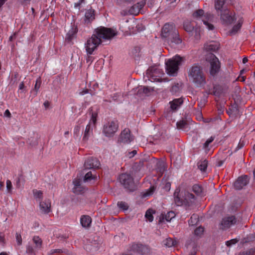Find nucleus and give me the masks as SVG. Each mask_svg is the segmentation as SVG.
I'll return each mask as SVG.
<instances>
[{
  "instance_id": "1",
  "label": "nucleus",
  "mask_w": 255,
  "mask_h": 255,
  "mask_svg": "<svg viewBox=\"0 0 255 255\" xmlns=\"http://www.w3.org/2000/svg\"><path fill=\"white\" fill-rule=\"evenodd\" d=\"M118 33L116 29L100 27L96 29L92 36L85 43L87 55L94 54L103 40H111Z\"/></svg>"
},
{
  "instance_id": "2",
  "label": "nucleus",
  "mask_w": 255,
  "mask_h": 255,
  "mask_svg": "<svg viewBox=\"0 0 255 255\" xmlns=\"http://www.w3.org/2000/svg\"><path fill=\"white\" fill-rule=\"evenodd\" d=\"M189 80L198 87H202L206 84V76L203 68L199 64H195L188 70Z\"/></svg>"
},
{
  "instance_id": "3",
  "label": "nucleus",
  "mask_w": 255,
  "mask_h": 255,
  "mask_svg": "<svg viewBox=\"0 0 255 255\" xmlns=\"http://www.w3.org/2000/svg\"><path fill=\"white\" fill-rule=\"evenodd\" d=\"M174 198L176 204L181 206L183 204L189 205L195 200L194 196L187 191H182L176 189L174 193Z\"/></svg>"
},
{
  "instance_id": "4",
  "label": "nucleus",
  "mask_w": 255,
  "mask_h": 255,
  "mask_svg": "<svg viewBox=\"0 0 255 255\" xmlns=\"http://www.w3.org/2000/svg\"><path fill=\"white\" fill-rule=\"evenodd\" d=\"M182 58L176 55L172 58L165 61L166 71L170 76H174L177 75L179 67L181 64Z\"/></svg>"
},
{
  "instance_id": "5",
  "label": "nucleus",
  "mask_w": 255,
  "mask_h": 255,
  "mask_svg": "<svg viewBox=\"0 0 255 255\" xmlns=\"http://www.w3.org/2000/svg\"><path fill=\"white\" fill-rule=\"evenodd\" d=\"M164 75L163 70L159 66L154 65L149 68L144 77V80L151 82H160L161 81L162 76Z\"/></svg>"
},
{
  "instance_id": "6",
  "label": "nucleus",
  "mask_w": 255,
  "mask_h": 255,
  "mask_svg": "<svg viewBox=\"0 0 255 255\" xmlns=\"http://www.w3.org/2000/svg\"><path fill=\"white\" fill-rule=\"evenodd\" d=\"M206 61L209 63V71L211 75H216L220 70L221 63L219 59L213 54L209 53L206 55Z\"/></svg>"
},
{
  "instance_id": "7",
  "label": "nucleus",
  "mask_w": 255,
  "mask_h": 255,
  "mask_svg": "<svg viewBox=\"0 0 255 255\" xmlns=\"http://www.w3.org/2000/svg\"><path fill=\"white\" fill-rule=\"evenodd\" d=\"M193 15L195 18L201 20L208 30H212L214 29V25L210 23L213 18V15L209 13L204 14L202 9H199L196 11Z\"/></svg>"
},
{
  "instance_id": "8",
  "label": "nucleus",
  "mask_w": 255,
  "mask_h": 255,
  "mask_svg": "<svg viewBox=\"0 0 255 255\" xmlns=\"http://www.w3.org/2000/svg\"><path fill=\"white\" fill-rule=\"evenodd\" d=\"M119 128L118 122L111 121L104 125L103 132L107 137H111L117 131Z\"/></svg>"
},
{
  "instance_id": "9",
  "label": "nucleus",
  "mask_w": 255,
  "mask_h": 255,
  "mask_svg": "<svg viewBox=\"0 0 255 255\" xmlns=\"http://www.w3.org/2000/svg\"><path fill=\"white\" fill-rule=\"evenodd\" d=\"M98 114L96 112H92L91 114V119L89 124L87 125L83 137L84 140H87L90 135L92 134L93 129L95 127L97 121Z\"/></svg>"
},
{
  "instance_id": "10",
  "label": "nucleus",
  "mask_w": 255,
  "mask_h": 255,
  "mask_svg": "<svg viewBox=\"0 0 255 255\" xmlns=\"http://www.w3.org/2000/svg\"><path fill=\"white\" fill-rule=\"evenodd\" d=\"M177 31L173 23H166L162 29L161 36L166 41Z\"/></svg>"
},
{
  "instance_id": "11",
  "label": "nucleus",
  "mask_w": 255,
  "mask_h": 255,
  "mask_svg": "<svg viewBox=\"0 0 255 255\" xmlns=\"http://www.w3.org/2000/svg\"><path fill=\"white\" fill-rule=\"evenodd\" d=\"M220 15L221 22L225 26L230 25L235 20L234 14L228 9L222 10Z\"/></svg>"
},
{
  "instance_id": "12",
  "label": "nucleus",
  "mask_w": 255,
  "mask_h": 255,
  "mask_svg": "<svg viewBox=\"0 0 255 255\" xmlns=\"http://www.w3.org/2000/svg\"><path fill=\"white\" fill-rule=\"evenodd\" d=\"M119 180L125 188L132 191L134 189V183L132 177L128 174H122L119 176Z\"/></svg>"
},
{
  "instance_id": "13",
  "label": "nucleus",
  "mask_w": 255,
  "mask_h": 255,
  "mask_svg": "<svg viewBox=\"0 0 255 255\" xmlns=\"http://www.w3.org/2000/svg\"><path fill=\"white\" fill-rule=\"evenodd\" d=\"M133 140V136L131 135L129 129L125 128L123 130L120 136L119 140L124 143H129Z\"/></svg>"
},
{
  "instance_id": "14",
  "label": "nucleus",
  "mask_w": 255,
  "mask_h": 255,
  "mask_svg": "<svg viewBox=\"0 0 255 255\" xmlns=\"http://www.w3.org/2000/svg\"><path fill=\"white\" fill-rule=\"evenodd\" d=\"M184 29L189 33H195V37L196 39L199 38L200 29L198 28H194L193 24L189 21H186L183 24Z\"/></svg>"
},
{
  "instance_id": "15",
  "label": "nucleus",
  "mask_w": 255,
  "mask_h": 255,
  "mask_svg": "<svg viewBox=\"0 0 255 255\" xmlns=\"http://www.w3.org/2000/svg\"><path fill=\"white\" fill-rule=\"evenodd\" d=\"M100 165L99 161L93 157L87 158L84 163V167L86 169H92L99 168Z\"/></svg>"
},
{
  "instance_id": "16",
  "label": "nucleus",
  "mask_w": 255,
  "mask_h": 255,
  "mask_svg": "<svg viewBox=\"0 0 255 255\" xmlns=\"http://www.w3.org/2000/svg\"><path fill=\"white\" fill-rule=\"evenodd\" d=\"M40 211L44 214H48L50 212L51 202L49 199H45L39 202Z\"/></svg>"
},
{
  "instance_id": "17",
  "label": "nucleus",
  "mask_w": 255,
  "mask_h": 255,
  "mask_svg": "<svg viewBox=\"0 0 255 255\" xmlns=\"http://www.w3.org/2000/svg\"><path fill=\"white\" fill-rule=\"evenodd\" d=\"M249 177L247 175L241 176L238 178L234 183V187L237 190L242 189L249 183Z\"/></svg>"
},
{
  "instance_id": "18",
  "label": "nucleus",
  "mask_w": 255,
  "mask_h": 255,
  "mask_svg": "<svg viewBox=\"0 0 255 255\" xmlns=\"http://www.w3.org/2000/svg\"><path fill=\"white\" fill-rule=\"evenodd\" d=\"M145 2L141 0L138 2L136 4L133 5L129 8V14L133 15H137L139 13L141 8L145 5Z\"/></svg>"
},
{
  "instance_id": "19",
  "label": "nucleus",
  "mask_w": 255,
  "mask_h": 255,
  "mask_svg": "<svg viewBox=\"0 0 255 255\" xmlns=\"http://www.w3.org/2000/svg\"><path fill=\"white\" fill-rule=\"evenodd\" d=\"M166 41L172 46L180 44L182 43V40L179 36L178 31Z\"/></svg>"
},
{
  "instance_id": "20",
  "label": "nucleus",
  "mask_w": 255,
  "mask_h": 255,
  "mask_svg": "<svg viewBox=\"0 0 255 255\" xmlns=\"http://www.w3.org/2000/svg\"><path fill=\"white\" fill-rule=\"evenodd\" d=\"M236 222V219L234 216L225 217L223 219L221 222L222 228H227Z\"/></svg>"
},
{
  "instance_id": "21",
  "label": "nucleus",
  "mask_w": 255,
  "mask_h": 255,
  "mask_svg": "<svg viewBox=\"0 0 255 255\" xmlns=\"http://www.w3.org/2000/svg\"><path fill=\"white\" fill-rule=\"evenodd\" d=\"M175 217V213L173 211L168 212L166 214H161L159 217V222H170Z\"/></svg>"
},
{
  "instance_id": "22",
  "label": "nucleus",
  "mask_w": 255,
  "mask_h": 255,
  "mask_svg": "<svg viewBox=\"0 0 255 255\" xmlns=\"http://www.w3.org/2000/svg\"><path fill=\"white\" fill-rule=\"evenodd\" d=\"M133 248L137 252L142 255H147L149 253V249L145 245H136L133 247Z\"/></svg>"
},
{
  "instance_id": "23",
  "label": "nucleus",
  "mask_w": 255,
  "mask_h": 255,
  "mask_svg": "<svg viewBox=\"0 0 255 255\" xmlns=\"http://www.w3.org/2000/svg\"><path fill=\"white\" fill-rule=\"evenodd\" d=\"M183 101L181 98L175 99L169 102L170 109L173 111L177 110L183 104Z\"/></svg>"
},
{
  "instance_id": "24",
  "label": "nucleus",
  "mask_w": 255,
  "mask_h": 255,
  "mask_svg": "<svg viewBox=\"0 0 255 255\" xmlns=\"http://www.w3.org/2000/svg\"><path fill=\"white\" fill-rule=\"evenodd\" d=\"M98 176L92 173V171H89L86 174L84 177V181L86 182L93 183L97 180Z\"/></svg>"
},
{
  "instance_id": "25",
  "label": "nucleus",
  "mask_w": 255,
  "mask_h": 255,
  "mask_svg": "<svg viewBox=\"0 0 255 255\" xmlns=\"http://www.w3.org/2000/svg\"><path fill=\"white\" fill-rule=\"evenodd\" d=\"M92 220L90 216L87 215H83L80 219V223L84 228H87L90 226Z\"/></svg>"
},
{
  "instance_id": "26",
  "label": "nucleus",
  "mask_w": 255,
  "mask_h": 255,
  "mask_svg": "<svg viewBox=\"0 0 255 255\" xmlns=\"http://www.w3.org/2000/svg\"><path fill=\"white\" fill-rule=\"evenodd\" d=\"M95 18V10L93 9H89L86 11L85 18L87 22H90Z\"/></svg>"
},
{
  "instance_id": "27",
  "label": "nucleus",
  "mask_w": 255,
  "mask_h": 255,
  "mask_svg": "<svg viewBox=\"0 0 255 255\" xmlns=\"http://www.w3.org/2000/svg\"><path fill=\"white\" fill-rule=\"evenodd\" d=\"M243 22L242 18L238 19L237 22L234 25L232 29L230 31L231 35L236 34L241 28Z\"/></svg>"
},
{
  "instance_id": "28",
  "label": "nucleus",
  "mask_w": 255,
  "mask_h": 255,
  "mask_svg": "<svg viewBox=\"0 0 255 255\" xmlns=\"http://www.w3.org/2000/svg\"><path fill=\"white\" fill-rule=\"evenodd\" d=\"M77 32V27L75 26H72L67 33L66 39L68 41L71 40L74 37Z\"/></svg>"
},
{
  "instance_id": "29",
  "label": "nucleus",
  "mask_w": 255,
  "mask_h": 255,
  "mask_svg": "<svg viewBox=\"0 0 255 255\" xmlns=\"http://www.w3.org/2000/svg\"><path fill=\"white\" fill-rule=\"evenodd\" d=\"M40 85L41 80L40 78H38L36 81V83L35 84L34 89L31 91V93L33 95V97H35L37 95L38 91L40 87Z\"/></svg>"
},
{
  "instance_id": "30",
  "label": "nucleus",
  "mask_w": 255,
  "mask_h": 255,
  "mask_svg": "<svg viewBox=\"0 0 255 255\" xmlns=\"http://www.w3.org/2000/svg\"><path fill=\"white\" fill-rule=\"evenodd\" d=\"M33 242L35 245V249L39 250L41 248L42 241L38 236L33 237Z\"/></svg>"
},
{
  "instance_id": "31",
  "label": "nucleus",
  "mask_w": 255,
  "mask_h": 255,
  "mask_svg": "<svg viewBox=\"0 0 255 255\" xmlns=\"http://www.w3.org/2000/svg\"><path fill=\"white\" fill-rule=\"evenodd\" d=\"M225 0H216L215 3V7L217 11L220 10L221 12L222 10L224 9L223 8V5L225 3Z\"/></svg>"
},
{
  "instance_id": "32",
  "label": "nucleus",
  "mask_w": 255,
  "mask_h": 255,
  "mask_svg": "<svg viewBox=\"0 0 255 255\" xmlns=\"http://www.w3.org/2000/svg\"><path fill=\"white\" fill-rule=\"evenodd\" d=\"M207 165L208 161L206 160L200 161L198 163V168L202 172L206 171Z\"/></svg>"
},
{
  "instance_id": "33",
  "label": "nucleus",
  "mask_w": 255,
  "mask_h": 255,
  "mask_svg": "<svg viewBox=\"0 0 255 255\" xmlns=\"http://www.w3.org/2000/svg\"><path fill=\"white\" fill-rule=\"evenodd\" d=\"M80 180L79 179H75L73 181L74 187L73 188V191L74 193H78L80 190H78V188H81L80 184Z\"/></svg>"
},
{
  "instance_id": "34",
  "label": "nucleus",
  "mask_w": 255,
  "mask_h": 255,
  "mask_svg": "<svg viewBox=\"0 0 255 255\" xmlns=\"http://www.w3.org/2000/svg\"><path fill=\"white\" fill-rule=\"evenodd\" d=\"M33 194L36 201L38 203L44 200L42 198V193L41 191L37 190H34Z\"/></svg>"
},
{
  "instance_id": "35",
  "label": "nucleus",
  "mask_w": 255,
  "mask_h": 255,
  "mask_svg": "<svg viewBox=\"0 0 255 255\" xmlns=\"http://www.w3.org/2000/svg\"><path fill=\"white\" fill-rule=\"evenodd\" d=\"M176 244V241H174L171 238H169L166 239L164 241V245L166 246L167 247H171L172 246H175Z\"/></svg>"
},
{
  "instance_id": "36",
  "label": "nucleus",
  "mask_w": 255,
  "mask_h": 255,
  "mask_svg": "<svg viewBox=\"0 0 255 255\" xmlns=\"http://www.w3.org/2000/svg\"><path fill=\"white\" fill-rule=\"evenodd\" d=\"M156 166L157 172H159L160 174H162L164 171V163L159 161L156 163Z\"/></svg>"
},
{
  "instance_id": "37",
  "label": "nucleus",
  "mask_w": 255,
  "mask_h": 255,
  "mask_svg": "<svg viewBox=\"0 0 255 255\" xmlns=\"http://www.w3.org/2000/svg\"><path fill=\"white\" fill-rule=\"evenodd\" d=\"M153 211L152 209H148L145 213V217L150 222L153 220Z\"/></svg>"
},
{
  "instance_id": "38",
  "label": "nucleus",
  "mask_w": 255,
  "mask_h": 255,
  "mask_svg": "<svg viewBox=\"0 0 255 255\" xmlns=\"http://www.w3.org/2000/svg\"><path fill=\"white\" fill-rule=\"evenodd\" d=\"M205 48L208 50L215 51L219 49V45L217 44H210L209 45H206Z\"/></svg>"
},
{
  "instance_id": "39",
  "label": "nucleus",
  "mask_w": 255,
  "mask_h": 255,
  "mask_svg": "<svg viewBox=\"0 0 255 255\" xmlns=\"http://www.w3.org/2000/svg\"><path fill=\"white\" fill-rule=\"evenodd\" d=\"M176 126L177 128L184 130L187 128V124L184 121H180L177 122Z\"/></svg>"
},
{
  "instance_id": "40",
  "label": "nucleus",
  "mask_w": 255,
  "mask_h": 255,
  "mask_svg": "<svg viewBox=\"0 0 255 255\" xmlns=\"http://www.w3.org/2000/svg\"><path fill=\"white\" fill-rule=\"evenodd\" d=\"M155 190V188L153 186L150 187L149 189H148L143 194V197H146L152 195Z\"/></svg>"
},
{
  "instance_id": "41",
  "label": "nucleus",
  "mask_w": 255,
  "mask_h": 255,
  "mask_svg": "<svg viewBox=\"0 0 255 255\" xmlns=\"http://www.w3.org/2000/svg\"><path fill=\"white\" fill-rule=\"evenodd\" d=\"M181 90V85L177 83L174 85L171 89V92L173 94H176Z\"/></svg>"
},
{
  "instance_id": "42",
  "label": "nucleus",
  "mask_w": 255,
  "mask_h": 255,
  "mask_svg": "<svg viewBox=\"0 0 255 255\" xmlns=\"http://www.w3.org/2000/svg\"><path fill=\"white\" fill-rule=\"evenodd\" d=\"M117 205L119 208L122 209L124 211H126L128 209V205L127 203L125 202H118Z\"/></svg>"
},
{
  "instance_id": "43",
  "label": "nucleus",
  "mask_w": 255,
  "mask_h": 255,
  "mask_svg": "<svg viewBox=\"0 0 255 255\" xmlns=\"http://www.w3.org/2000/svg\"><path fill=\"white\" fill-rule=\"evenodd\" d=\"M198 221L197 216L195 215H193L191 217L190 219L189 220V224L190 225L193 226L197 224Z\"/></svg>"
},
{
  "instance_id": "44",
  "label": "nucleus",
  "mask_w": 255,
  "mask_h": 255,
  "mask_svg": "<svg viewBox=\"0 0 255 255\" xmlns=\"http://www.w3.org/2000/svg\"><path fill=\"white\" fill-rule=\"evenodd\" d=\"M193 191L197 194H200L202 192V188L198 185H195L193 186Z\"/></svg>"
},
{
  "instance_id": "45",
  "label": "nucleus",
  "mask_w": 255,
  "mask_h": 255,
  "mask_svg": "<svg viewBox=\"0 0 255 255\" xmlns=\"http://www.w3.org/2000/svg\"><path fill=\"white\" fill-rule=\"evenodd\" d=\"M6 190L7 191V192L11 193L12 188V185L11 182L10 180H7L6 182Z\"/></svg>"
},
{
  "instance_id": "46",
  "label": "nucleus",
  "mask_w": 255,
  "mask_h": 255,
  "mask_svg": "<svg viewBox=\"0 0 255 255\" xmlns=\"http://www.w3.org/2000/svg\"><path fill=\"white\" fill-rule=\"evenodd\" d=\"M5 244L4 234L3 233H0V246H4Z\"/></svg>"
},
{
  "instance_id": "47",
  "label": "nucleus",
  "mask_w": 255,
  "mask_h": 255,
  "mask_svg": "<svg viewBox=\"0 0 255 255\" xmlns=\"http://www.w3.org/2000/svg\"><path fill=\"white\" fill-rule=\"evenodd\" d=\"M204 231V229L202 227H199L194 231V233L197 236L201 235Z\"/></svg>"
},
{
  "instance_id": "48",
  "label": "nucleus",
  "mask_w": 255,
  "mask_h": 255,
  "mask_svg": "<svg viewBox=\"0 0 255 255\" xmlns=\"http://www.w3.org/2000/svg\"><path fill=\"white\" fill-rule=\"evenodd\" d=\"M238 242V240L237 239H232L230 241H228L226 242V245L230 247L232 245H234L236 243H237Z\"/></svg>"
},
{
  "instance_id": "49",
  "label": "nucleus",
  "mask_w": 255,
  "mask_h": 255,
  "mask_svg": "<svg viewBox=\"0 0 255 255\" xmlns=\"http://www.w3.org/2000/svg\"><path fill=\"white\" fill-rule=\"evenodd\" d=\"M214 138L212 136L209 138L204 144V148H206L208 147L209 144L214 140Z\"/></svg>"
},
{
  "instance_id": "50",
  "label": "nucleus",
  "mask_w": 255,
  "mask_h": 255,
  "mask_svg": "<svg viewBox=\"0 0 255 255\" xmlns=\"http://www.w3.org/2000/svg\"><path fill=\"white\" fill-rule=\"evenodd\" d=\"M16 240L18 245H21L22 244V238L21 235L18 233L16 234Z\"/></svg>"
},
{
  "instance_id": "51",
  "label": "nucleus",
  "mask_w": 255,
  "mask_h": 255,
  "mask_svg": "<svg viewBox=\"0 0 255 255\" xmlns=\"http://www.w3.org/2000/svg\"><path fill=\"white\" fill-rule=\"evenodd\" d=\"M254 251L250 250L249 251L243 252L239 254V255H253Z\"/></svg>"
},
{
  "instance_id": "52",
  "label": "nucleus",
  "mask_w": 255,
  "mask_h": 255,
  "mask_svg": "<svg viewBox=\"0 0 255 255\" xmlns=\"http://www.w3.org/2000/svg\"><path fill=\"white\" fill-rule=\"evenodd\" d=\"M121 14L122 15H123V16L130 14H129V9L128 10H127V9L122 10L121 12Z\"/></svg>"
},
{
  "instance_id": "53",
  "label": "nucleus",
  "mask_w": 255,
  "mask_h": 255,
  "mask_svg": "<svg viewBox=\"0 0 255 255\" xmlns=\"http://www.w3.org/2000/svg\"><path fill=\"white\" fill-rule=\"evenodd\" d=\"M62 252L61 250L60 249H52L50 251V254H53L56 253H60Z\"/></svg>"
},
{
  "instance_id": "54",
  "label": "nucleus",
  "mask_w": 255,
  "mask_h": 255,
  "mask_svg": "<svg viewBox=\"0 0 255 255\" xmlns=\"http://www.w3.org/2000/svg\"><path fill=\"white\" fill-rule=\"evenodd\" d=\"M26 252L28 253H32L34 252V249L31 246H28L26 248Z\"/></svg>"
},
{
  "instance_id": "55",
  "label": "nucleus",
  "mask_w": 255,
  "mask_h": 255,
  "mask_svg": "<svg viewBox=\"0 0 255 255\" xmlns=\"http://www.w3.org/2000/svg\"><path fill=\"white\" fill-rule=\"evenodd\" d=\"M4 116L6 117L10 118L11 116V114L8 110H6L5 111L4 113Z\"/></svg>"
},
{
  "instance_id": "56",
  "label": "nucleus",
  "mask_w": 255,
  "mask_h": 255,
  "mask_svg": "<svg viewBox=\"0 0 255 255\" xmlns=\"http://www.w3.org/2000/svg\"><path fill=\"white\" fill-rule=\"evenodd\" d=\"M88 93V90L87 89H83L79 92V94L81 95H84Z\"/></svg>"
},
{
  "instance_id": "57",
  "label": "nucleus",
  "mask_w": 255,
  "mask_h": 255,
  "mask_svg": "<svg viewBox=\"0 0 255 255\" xmlns=\"http://www.w3.org/2000/svg\"><path fill=\"white\" fill-rule=\"evenodd\" d=\"M136 153V151L134 150L132 151L131 152L129 153V157L131 158L133 157Z\"/></svg>"
},
{
  "instance_id": "58",
  "label": "nucleus",
  "mask_w": 255,
  "mask_h": 255,
  "mask_svg": "<svg viewBox=\"0 0 255 255\" xmlns=\"http://www.w3.org/2000/svg\"><path fill=\"white\" fill-rule=\"evenodd\" d=\"M238 80L242 82H244L246 80V78L244 76L240 75L238 77Z\"/></svg>"
},
{
  "instance_id": "59",
  "label": "nucleus",
  "mask_w": 255,
  "mask_h": 255,
  "mask_svg": "<svg viewBox=\"0 0 255 255\" xmlns=\"http://www.w3.org/2000/svg\"><path fill=\"white\" fill-rule=\"evenodd\" d=\"M92 62V57L91 55H88V57L87 58V62L91 63Z\"/></svg>"
},
{
  "instance_id": "60",
  "label": "nucleus",
  "mask_w": 255,
  "mask_h": 255,
  "mask_svg": "<svg viewBox=\"0 0 255 255\" xmlns=\"http://www.w3.org/2000/svg\"><path fill=\"white\" fill-rule=\"evenodd\" d=\"M80 131V127L79 126H77L75 128L74 132L75 134L79 132Z\"/></svg>"
},
{
  "instance_id": "61",
  "label": "nucleus",
  "mask_w": 255,
  "mask_h": 255,
  "mask_svg": "<svg viewBox=\"0 0 255 255\" xmlns=\"http://www.w3.org/2000/svg\"><path fill=\"white\" fill-rule=\"evenodd\" d=\"M24 85L23 82L21 83L19 86V90H22L24 88Z\"/></svg>"
},
{
  "instance_id": "62",
  "label": "nucleus",
  "mask_w": 255,
  "mask_h": 255,
  "mask_svg": "<svg viewBox=\"0 0 255 255\" xmlns=\"http://www.w3.org/2000/svg\"><path fill=\"white\" fill-rule=\"evenodd\" d=\"M83 190H84L83 188L81 186V188H78V190H80L79 191V192L75 193L76 194H80L83 191Z\"/></svg>"
},
{
  "instance_id": "63",
  "label": "nucleus",
  "mask_w": 255,
  "mask_h": 255,
  "mask_svg": "<svg viewBox=\"0 0 255 255\" xmlns=\"http://www.w3.org/2000/svg\"><path fill=\"white\" fill-rule=\"evenodd\" d=\"M6 0H0V7L4 4Z\"/></svg>"
},
{
  "instance_id": "64",
  "label": "nucleus",
  "mask_w": 255,
  "mask_h": 255,
  "mask_svg": "<svg viewBox=\"0 0 255 255\" xmlns=\"http://www.w3.org/2000/svg\"><path fill=\"white\" fill-rule=\"evenodd\" d=\"M248 62V58L247 57H245L243 59V63L244 64Z\"/></svg>"
}]
</instances>
